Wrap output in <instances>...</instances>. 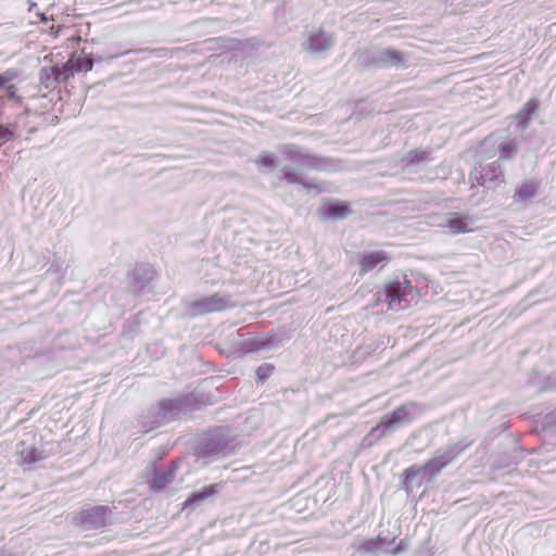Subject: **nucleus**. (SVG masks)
I'll return each instance as SVG.
<instances>
[{"instance_id":"7c9ffc66","label":"nucleus","mask_w":556,"mask_h":556,"mask_svg":"<svg viewBox=\"0 0 556 556\" xmlns=\"http://www.w3.org/2000/svg\"><path fill=\"white\" fill-rule=\"evenodd\" d=\"M266 344L263 341L260 340H249L244 341L242 344V352L249 353V352H256L261 349H263Z\"/></svg>"},{"instance_id":"c9c22d12","label":"nucleus","mask_w":556,"mask_h":556,"mask_svg":"<svg viewBox=\"0 0 556 556\" xmlns=\"http://www.w3.org/2000/svg\"><path fill=\"white\" fill-rule=\"evenodd\" d=\"M394 543H395V539H394V538H393V539H388V538H387V542H383L382 546H383L384 548H388V549H389V552H388V553H391V549H392V546L394 545Z\"/></svg>"},{"instance_id":"c756f323","label":"nucleus","mask_w":556,"mask_h":556,"mask_svg":"<svg viewBox=\"0 0 556 556\" xmlns=\"http://www.w3.org/2000/svg\"><path fill=\"white\" fill-rule=\"evenodd\" d=\"M276 156L271 153H264L255 161L258 167L267 168L268 170L274 169Z\"/></svg>"},{"instance_id":"4be33fe9","label":"nucleus","mask_w":556,"mask_h":556,"mask_svg":"<svg viewBox=\"0 0 556 556\" xmlns=\"http://www.w3.org/2000/svg\"><path fill=\"white\" fill-rule=\"evenodd\" d=\"M539 108V101L536 99H530L523 108L515 115V118L517 121V126L520 129H525L528 127L532 115Z\"/></svg>"},{"instance_id":"423d86ee","label":"nucleus","mask_w":556,"mask_h":556,"mask_svg":"<svg viewBox=\"0 0 556 556\" xmlns=\"http://www.w3.org/2000/svg\"><path fill=\"white\" fill-rule=\"evenodd\" d=\"M358 62L367 67L389 68L404 65L405 54L395 49H366L355 53Z\"/></svg>"},{"instance_id":"7ed1b4c3","label":"nucleus","mask_w":556,"mask_h":556,"mask_svg":"<svg viewBox=\"0 0 556 556\" xmlns=\"http://www.w3.org/2000/svg\"><path fill=\"white\" fill-rule=\"evenodd\" d=\"M416 299L417 291L404 276L391 280L382 290L377 291L367 307L375 308L381 305V313L386 311L399 312L408 308Z\"/></svg>"},{"instance_id":"39448f33","label":"nucleus","mask_w":556,"mask_h":556,"mask_svg":"<svg viewBox=\"0 0 556 556\" xmlns=\"http://www.w3.org/2000/svg\"><path fill=\"white\" fill-rule=\"evenodd\" d=\"M471 443V441L464 438L439 447L434 456L424 465V469H428V480L435 478L447 465L469 447Z\"/></svg>"},{"instance_id":"f704fd0d","label":"nucleus","mask_w":556,"mask_h":556,"mask_svg":"<svg viewBox=\"0 0 556 556\" xmlns=\"http://www.w3.org/2000/svg\"><path fill=\"white\" fill-rule=\"evenodd\" d=\"M408 547V543L405 539L401 540L394 547L391 549V554L399 555L406 551Z\"/></svg>"},{"instance_id":"bb28decb","label":"nucleus","mask_w":556,"mask_h":556,"mask_svg":"<svg viewBox=\"0 0 556 556\" xmlns=\"http://www.w3.org/2000/svg\"><path fill=\"white\" fill-rule=\"evenodd\" d=\"M16 136V124H1L0 123V146L14 139Z\"/></svg>"},{"instance_id":"4468645a","label":"nucleus","mask_w":556,"mask_h":556,"mask_svg":"<svg viewBox=\"0 0 556 556\" xmlns=\"http://www.w3.org/2000/svg\"><path fill=\"white\" fill-rule=\"evenodd\" d=\"M334 38L331 34L318 30L308 36L305 49L312 53H323L334 46Z\"/></svg>"},{"instance_id":"a878e982","label":"nucleus","mask_w":556,"mask_h":556,"mask_svg":"<svg viewBox=\"0 0 556 556\" xmlns=\"http://www.w3.org/2000/svg\"><path fill=\"white\" fill-rule=\"evenodd\" d=\"M97 55L98 54L94 55L92 53H89L84 56L77 58L75 60V63L73 64L75 71L77 73L91 71L93 67V63L97 62Z\"/></svg>"},{"instance_id":"cd10ccee","label":"nucleus","mask_w":556,"mask_h":556,"mask_svg":"<svg viewBox=\"0 0 556 556\" xmlns=\"http://www.w3.org/2000/svg\"><path fill=\"white\" fill-rule=\"evenodd\" d=\"M128 52V50L122 51L118 49L117 45H113L109 48L108 54L97 55V62L112 61L118 56L127 54Z\"/></svg>"},{"instance_id":"a211bd4d","label":"nucleus","mask_w":556,"mask_h":556,"mask_svg":"<svg viewBox=\"0 0 556 556\" xmlns=\"http://www.w3.org/2000/svg\"><path fill=\"white\" fill-rule=\"evenodd\" d=\"M319 214L325 219L339 220L344 219L351 214V210L345 202H331L319 208Z\"/></svg>"},{"instance_id":"c85d7f7f","label":"nucleus","mask_w":556,"mask_h":556,"mask_svg":"<svg viewBox=\"0 0 556 556\" xmlns=\"http://www.w3.org/2000/svg\"><path fill=\"white\" fill-rule=\"evenodd\" d=\"M274 366L271 364H262L256 368V381L264 383L266 379L273 374Z\"/></svg>"},{"instance_id":"20e7f679","label":"nucleus","mask_w":556,"mask_h":556,"mask_svg":"<svg viewBox=\"0 0 556 556\" xmlns=\"http://www.w3.org/2000/svg\"><path fill=\"white\" fill-rule=\"evenodd\" d=\"M236 434L229 427H217L210 430L197 447V456L203 462L211 463L217 458H224L235 451L233 441Z\"/></svg>"},{"instance_id":"412c9836","label":"nucleus","mask_w":556,"mask_h":556,"mask_svg":"<svg viewBox=\"0 0 556 556\" xmlns=\"http://www.w3.org/2000/svg\"><path fill=\"white\" fill-rule=\"evenodd\" d=\"M175 468L168 469H155L153 478L150 482V488L153 491L164 490L172 481L174 477Z\"/></svg>"},{"instance_id":"4c0bfd02","label":"nucleus","mask_w":556,"mask_h":556,"mask_svg":"<svg viewBox=\"0 0 556 556\" xmlns=\"http://www.w3.org/2000/svg\"><path fill=\"white\" fill-rule=\"evenodd\" d=\"M55 265H56V264H54V263H53V264H51V267H50L49 271H50V270H51Z\"/></svg>"},{"instance_id":"f8f14e48","label":"nucleus","mask_w":556,"mask_h":556,"mask_svg":"<svg viewBox=\"0 0 556 556\" xmlns=\"http://www.w3.org/2000/svg\"><path fill=\"white\" fill-rule=\"evenodd\" d=\"M18 464L26 466L28 469L33 468L38 462L46 459L49 454L35 445H28L21 442L17 445Z\"/></svg>"},{"instance_id":"6ab92c4d","label":"nucleus","mask_w":556,"mask_h":556,"mask_svg":"<svg viewBox=\"0 0 556 556\" xmlns=\"http://www.w3.org/2000/svg\"><path fill=\"white\" fill-rule=\"evenodd\" d=\"M421 475L428 476V469H424L422 466H410L406 468L403 472L402 488L406 491V493H410L414 491L416 486H420L421 481L416 482L417 478Z\"/></svg>"},{"instance_id":"2eb2a0df","label":"nucleus","mask_w":556,"mask_h":556,"mask_svg":"<svg viewBox=\"0 0 556 556\" xmlns=\"http://www.w3.org/2000/svg\"><path fill=\"white\" fill-rule=\"evenodd\" d=\"M222 490V484L213 483L205 485L200 490L192 492L184 502V509H194L199 507L205 500L216 495Z\"/></svg>"},{"instance_id":"1a4fd4ad","label":"nucleus","mask_w":556,"mask_h":556,"mask_svg":"<svg viewBox=\"0 0 556 556\" xmlns=\"http://www.w3.org/2000/svg\"><path fill=\"white\" fill-rule=\"evenodd\" d=\"M112 509L109 506L97 505L83 509L77 518V525L83 530H97L111 523Z\"/></svg>"},{"instance_id":"393cba45","label":"nucleus","mask_w":556,"mask_h":556,"mask_svg":"<svg viewBox=\"0 0 556 556\" xmlns=\"http://www.w3.org/2000/svg\"><path fill=\"white\" fill-rule=\"evenodd\" d=\"M500 160H509L518 151V143L515 139H507L497 146Z\"/></svg>"},{"instance_id":"aec40b11","label":"nucleus","mask_w":556,"mask_h":556,"mask_svg":"<svg viewBox=\"0 0 556 556\" xmlns=\"http://www.w3.org/2000/svg\"><path fill=\"white\" fill-rule=\"evenodd\" d=\"M540 182L536 180L523 181L516 188L514 199L516 202H523L533 199L538 194Z\"/></svg>"},{"instance_id":"dca6fc26","label":"nucleus","mask_w":556,"mask_h":556,"mask_svg":"<svg viewBox=\"0 0 556 556\" xmlns=\"http://www.w3.org/2000/svg\"><path fill=\"white\" fill-rule=\"evenodd\" d=\"M469 220L468 216L460 215L459 213H447L438 226L447 227L452 235L466 233L471 231Z\"/></svg>"},{"instance_id":"f257e3e1","label":"nucleus","mask_w":556,"mask_h":556,"mask_svg":"<svg viewBox=\"0 0 556 556\" xmlns=\"http://www.w3.org/2000/svg\"><path fill=\"white\" fill-rule=\"evenodd\" d=\"M282 155L291 163L281 167L282 178L288 184H298L303 188L317 190L321 188L315 179H304V174L308 170H324L328 167V160L313 154L308 149L289 143L281 148Z\"/></svg>"},{"instance_id":"b1692460","label":"nucleus","mask_w":556,"mask_h":556,"mask_svg":"<svg viewBox=\"0 0 556 556\" xmlns=\"http://www.w3.org/2000/svg\"><path fill=\"white\" fill-rule=\"evenodd\" d=\"M383 542H387V538L380 535L375 539H367L362 543L359 549L365 553L389 552L388 548L382 546Z\"/></svg>"},{"instance_id":"f03ea898","label":"nucleus","mask_w":556,"mask_h":556,"mask_svg":"<svg viewBox=\"0 0 556 556\" xmlns=\"http://www.w3.org/2000/svg\"><path fill=\"white\" fill-rule=\"evenodd\" d=\"M195 397L186 394L175 399H164L149 407L139 419L144 432L165 424L181 419L195 409Z\"/></svg>"},{"instance_id":"72a5a7b5","label":"nucleus","mask_w":556,"mask_h":556,"mask_svg":"<svg viewBox=\"0 0 556 556\" xmlns=\"http://www.w3.org/2000/svg\"><path fill=\"white\" fill-rule=\"evenodd\" d=\"M2 88H4V92H5L4 97L5 98H8L9 100H14V101L20 100V98L17 97V88L14 85H11L9 83L5 86H3Z\"/></svg>"},{"instance_id":"6e6552de","label":"nucleus","mask_w":556,"mask_h":556,"mask_svg":"<svg viewBox=\"0 0 556 556\" xmlns=\"http://www.w3.org/2000/svg\"><path fill=\"white\" fill-rule=\"evenodd\" d=\"M236 301L231 295L215 293L208 296H203L189 303V312L191 315H204L217 313L233 308Z\"/></svg>"},{"instance_id":"9d476101","label":"nucleus","mask_w":556,"mask_h":556,"mask_svg":"<svg viewBox=\"0 0 556 556\" xmlns=\"http://www.w3.org/2000/svg\"><path fill=\"white\" fill-rule=\"evenodd\" d=\"M470 180L478 185L491 187L504 182V172L498 161L475 167L470 173Z\"/></svg>"},{"instance_id":"9b49d317","label":"nucleus","mask_w":556,"mask_h":556,"mask_svg":"<svg viewBox=\"0 0 556 556\" xmlns=\"http://www.w3.org/2000/svg\"><path fill=\"white\" fill-rule=\"evenodd\" d=\"M155 271L148 265L135 268L128 283L129 291L135 295H142L151 291V281Z\"/></svg>"},{"instance_id":"473e14b6","label":"nucleus","mask_w":556,"mask_h":556,"mask_svg":"<svg viewBox=\"0 0 556 556\" xmlns=\"http://www.w3.org/2000/svg\"><path fill=\"white\" fill-rule=\"evenodd\" d=\"M17 76V72L13 68H9L2 73H0V89L7 84L14 80Z\"/></svg>"},{"instance_id":"2f4dec72","label":"nucleus","mask_w":556,"mask_h":556,"mask_svg":"<svg viewBox=\"0 0 556 556\" xmlns=\"http://www.w3.org/2000/svg\"><path fill=\"white\" fill-rule=\"evenodd\" d=\"M75 72L74 65H71L70 63L64 64L61 68L59 67V81H66L74 76Z\"/></svg>"},{"instance_id":"5701e85b","label":"nucleus","mask_w":556,"mask_h":556,"mask_svg":"<svg viewBox=\"0 0 556 556\" xmlns=\"http://www.w3.org/2000/svg\"><path fill=\"white\" fill-rule=\"evenodd\" d=\"M59 67L58 66H51V67H43L41 68L39 73V81L42 86L46 88H52L54 87L59 81Z\"/></svg>"},{"instance_id":"e433bc0d","label":"nucleus","mask_w":556,"mask_h":556,"mask_svg":"<svg viewBox=\"0 0 556 556\" xmlns=\"http://www.w3.org/2000/svg\"><path fill=\"white\" fill-rule=\"evenodd\" d=\"M553 383H554V387L556 388V376L553 377Z\"/></svg>"},{"instance_id":"0eeeda50","label":"nucleus","mask_w":556,"mask_h":556,"mask_svg":"<svg viewBox=\"0 0 556 556\" xmlns=\"http://www.w3.org/2000/svg\"><path fill=\"white\" fill-rule=\"evenodd\" d=\"M408 421H410L408 407L406 405H402L391 414L384 415L380 422L363 439L362 444L368 447L372 446L379 440L387 437L393 429Z\"/></svg>"},{"instance_id":"f3484780","label":"nucleus","mask_w":556,"mask_h":556,"mask_svg":"<svg viewBox=\"0 0 556 556\" xmlns=\"http://www.w3.org/2000/svg\"><path fill=\"white\" fill-rule=\"evenodd\" d=\"M431 152L429 150H412L403 155L400 160V167L402 173L416 172L419 164L429 160Z\"/></svg>"},{"instance_id":"ddd939ff","label":"nucleus","mask_w":556,"mask_h":556,"mask_svg":"<svg viewBox=\"0 0 556 556\" xmlns=\"http://www.w3.org/2000/svg\"><path fill=\"white\" fill-rule=\"evenodd\" d=\"M390 261V256L384 251H374L364 253L359 260V274L365 275L375 269H382Z\"/></svg>"}]
</instances>
